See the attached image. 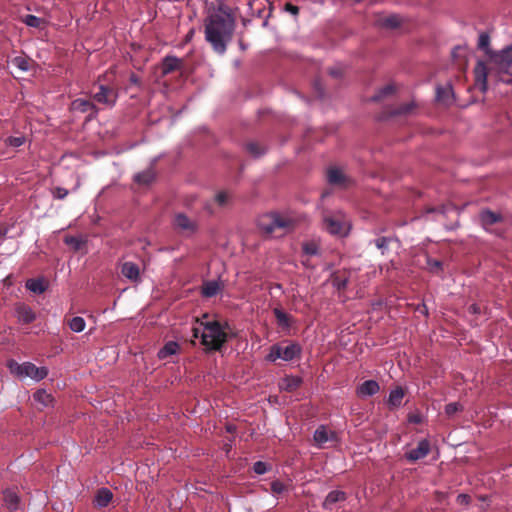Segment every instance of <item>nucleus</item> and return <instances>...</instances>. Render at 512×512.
I'll return each instance as SVG.
<instances>
[{"mask_svg":"<svg viewBox=\"0 0 512 512\" xmlns=\"http://www.w3.org/2000/svg\"><path fill=\"white\" fill-rule=\"evenodd\" d=\"M475 86L482 92L487 91L488 78H495L505 84L512 83V46L495 52L489 58L488 65L478 61L474 68Z\"/></svg>","mask_w":512,"mask_h":512,"instance_id":"nucleus-1","label":"nucleus"},{"mask_svg":"<svg viewBox=\"0 0 512 512\" xmlns=\"http://www.w3.org/2000/svg\"><path fill=\"white\" fill-rule=\"evenodd\" d=\"M236 20H224L217 15H209L205 20V39L218 54H224L232 40Z\"/></svg>","mask_w":512,"mask_h":512,"instance_id":"nucleus-2","label":"nucleus"},{"mask_svg":"<svg viewBox=\"0 0 512 512\" xmlns=\"http://www.w3.org/2000/svg\"><path fill=\"white\" fill-rule=\"evenodd\" d=\"M257 227L267 237H282L295 228V221L277 212L262 214L257 218Z\"/></svg>","mask_w":512,"mask_h":512,"instance_id":"nucleus-3","label":"nucleus"},{"mask_svg":"<svg viewBox=\"0 0 512 512\" xmlns=\"http://www.w3.org/2000/svg\"><path fill=\"white\" fill-rule=\"evenodd\" d=\"M227 342V334L218 321H210L204 324L201 333V343L210 350H220Z\"/></svg>","mask_w":512,"mask_h":512,"instance_id":"nucleus-4","label":"nucleus"},{"mask_svg":"<svg viewBox=\"0 0 512 512\" xmlns=\"http://www.w3.org/2000/svg\"><path fill=\"white\" fill-rule=\"evenodd\" d=\"M301 352L302 348L299 343L286 340L281 343L273 344L269 349V353L266 355V360L275 362L278 359H282L288 362L300 357Z\"/></svg>","mask_w":512,"mask_h":512,"instance_id":"nucleus-5","label":"nucleus"},{"mask_svg":"<svg viewBox=\"0 0 512 512\" xmlns=\"http://www.w3.org/2000/svg\"><path fill=\"white\" fill-rule=\"evenodd\" d=\"M8 367L11 373L19 377H29L35 381H40L48 375L46 367H37L31 362L17 363L15 360L8 362Z\"/></svg>","mask_w":512,"mask_h":512,"instance_id":"nucleus-6","label":"nucleus"},{"mask_svg":"<svg viewBox=\"0 0 512 512\" xmlns=\"http://www.w3.org/2000/svg\"><path fill=\"white\" fill-rule=\"evenodd\" d=\"M173 229L184 236H190L197 232L198 222L183 212L175 213L172 220Z\"/></svg>","mask_w":512,"mask_h":512,"instance_id":"nucleus-7","label":"nucleus"},{"mask_svg":"<svg viewBox=\"0 0 512 512\" xmlns=\"http://www.w3.org/2000/svg\"><path fill=\"white\" fill-rule=\"evenodd\" d=\"M325 229L333 235L344 236L348 230V222L341 215L324 217Z\"/></svg>","mask_w":512,"mask_h":512,"instance_id":"nucleus-8","label":"nucleus"},{"mask_svg":"<svg viewBox=\"0 0 512 512\" xmlns=\"http://www.w3.org/2000/svg\"><path fill=\"white\" fill-rule=\"evenodd\" d=\"M117 98V90L106 85H99V91L93 95L94 101L108 107H113L116 104Z\"/></svg>","mask_w":512,"mask_h":512,"instance_id":"nucleus-9","label":"nucleus"},{"mask_svg":"<svg viewBox=\"0 0 512 512\" xmlns=\"http://www.w3.org/2000/svg\"><path fill=\"white\" fill-rule=\"evenodd\" d=\"M430 451V442L427 439H422L418 442L416 448H412L405 452L404 458L410 463H415L418 460L424 459Z\"/></svg>","mask_w":512,"mask_h":512,"instance_id":"nucleus-10","label":"nucleus"},{"mask_svg":"<svg viewBox=\"0 0 512 512\" xmlns=\"http://www.w3.org/2000/svg\"><path fill=\"white\" fill-rule=\"evenodd\" d=\"M71 110L74 112L88 113V120L93 119L98 114L96 105L87 99L78 98L72 101Z\"/></svg>","mask_w":512,"mask_h":512,"instance_id":"nucleus-11","label":"nucleus"},{"mask_svg":"<svg viewBox=\"0 0 512 512\" xmlns=\"http://www.w3.org/2000/svg\"><path fill=\"white\" fill-rule=\"evenodd\" d=\"M182 60L176 56L168 55L161 62L162 75L166 76L182 67Z\"/></svg>","mask_w":512,"mask_h":512,"instance_id":"nucleus-12","label":"nucleus"},{"mask_svg":"<svg viewBox=\"0 0 512 512\" xmlns=\"http://www.w3.org/2000/svg\"><path fill=\"white\" fill-rule=\"evenodd\" d=\"M121 274L132 282L140 281V268L136 263L124 262L121 265Z\"/></svg>","mask_w":512,"mask_h":512,"instance_id":"nucleus-13","label":"nucleus"},{"mask_svg":"<svg viewBox=\"0 0 512 512\" xmlns=\"http://www.w3.org/2000/svg\"><path fill=\"white\" fill-rule=\"evenodd\" d=\"M302 378L298 376L288 375L279 382V388L282 391L294 392L302 385Z\"/></svg>","mask_w":512,"mask_h":512,"instance_id":"nucleus-14","label":"nucleus"},{"mask_svg":"<svg viewBox=\"0 0 512 512\" xmlns=\"http://www.w3.org/2000/svg\"><path fill=\"white\" fill-rule=\"evenodd\" d=\"M16 315L20 322L24 324L32 323L36 319V315L30 306L20 303L16 306Z\"/></svg>","mask_w":512,"mask_h":512,"instance_id":"nucleus-15","label":"nucleus"},{"mask_svg":"<svg viewBox=\"0 0 512 512\" xmlns=\"http://www.w3.org/2000/svg\"><path fill=\"white\" fill-rule=\"evenodd\" d=\"M347 499V494L341 490H333L326 496L323 507L325 509H332V506L338 502H344Z\"/></svg>","mask_w":512,"mask_h":512,"instance_id":"nucleus-16","label":"nucleus"},{"mask_svg":"<svg viewBox=\"0 0 512 512\" xmlns=\"http://www.w3.org/2000/svg\"><path fill=\"white\" fill-rule=\"evenodd\" d=\"M327 179L331 185L346 186V176L340 169L336 167H332L328 170Z\"/></svg>","mask_w":512,"mask_h":512,"instance_id":"nucleus-17","label":"nucleus"},{"mask_svg":"<svg viewBox=\"0 0 512 512\" xmlns=\"http://www.w3.org/2000/svg\"><path fill=\"white\" fill-rule=\"evenodd\" d=\"M335 437V433L329 432L328 429L321 425L314 432V441L319 447H322L326 442L332 440Z\"/></svg>","mask_w":512,"mask_h":512,"instance_id":"nucleus-18","label":"nucleus"},{"mask_svg":"<svg viewBox=\"0 0 512 512\" xmlns=\"http://www.w3.org/2000/svg\"><path fill=\"white\" fill-rule=\"evenodd\" d=\"M380 391L379 384L374 380L364 381L357 389L359 396H372Z\"/></svg>","mask_w":512,"mask_h":512,"instance_id":"nucleus-19","label":"nucleus"},{"mask_svg":"<svg viewBox=\"0 0 512 512\" xmlns=\"http://www.w3.org/2000/svg\"><path fill=\"white\" fill-rule=\"evenodd\" d=\"M113 499V493L108 488H101L97 491L94 499V503L96 507L104 508L108 506V504Z\"/></svg>","mask_w":512,"mask_h":512,"instance_id":"nucleus-20","label":"nucleus"},{"mask_svg":"<svg viewBox=\"0 0 512 512\" xmlns=\"http://www.w3.org/2000/svg\"><path fill=\"white\" fill-rule=\"evenodd\" d=\"M273 314L276 318L277 325L282 329H289L293 323L292 317L284 312L281 308L276 307L273 309Z\"/></svg>","mask_w":512,"mask_h":512,"instance_id":"nucleus-21","label":"nucleus"},{"mask_svg":"<svg viewBox=\"0 0 512 512\" xmlns=\"http://www.w3.org/2000/svg\"><path fill=\"white\" fill-rule=\"evenodd\" d=\"M402 23V19L400 16L396 14L380 17L377 20V24L386 29H395L398 28Z\"/></svg>","mask_w":512,"mask_h":512,"instance_id":"nucleus-22","label":"nucleus"},{"mask_svg":"<svg viewBox=\"0 0 512 512\" xmlns=\"http://www.w3.org/2000/svg\"><path fill=\"white\" fill-rule=\"evenodd\" d=\"M404 390L402 387L398 386L393 389L388 398V406L390 410L396 409L401 406L402 400L404 398Z\"/></svg>","mask_w":512,"mask_h":512,"instance_id":"nucleus-23","label":"nucleus"},{"mask_svg":"<svg viewBox=\"0 0 512 512\" xmlns=\"http://www.w3.org/2000/svg\"><path fill=\"white\" fill-rule=\"evenodd\" d=\"M3 501L10 511L18 509L20 498L17 493L12 489L3 491Z\"/></svg>","mask_w":512,"mask_h":512,"instance_id":"nucleus-24","label":"nucleus"},{"mask_svg":"<svg viewBox=\"0 0 512 512\" xmlns=\"http://www.w3.org/2000/svg\"><path fill=\"white\" fill-rule=\"evenodd\" d=\"M210 15H217L224 20H236L233 8L223 2H220Z\"/></svg>","mask_w":512,"mask_h":512,"instance_id":"nucleus-25","label":"nucleus"},{"mask_svg":"<svg viewBox=\"0 0 512 512\" xmlns=\"http://www.w3.org/2000/svg\"><path fill=\"white\" fill-rule=\"evenodd\" d=\"M179 350V344L174 341L167 342L157 353L160 360H164L172 355H175Z\"/></svg>","mask_w":512,"mask_h":512,"instance_id":"nucleus-26","label":"nucleus"},{"mask_svg":"<svg viewBox=\"0 0 512 512\" xmlns=\"http://www.w3.org/2000/svg\"><path fill=\"white\" fill-rule=\"evenodd\" d=\"M332 285L339 291L344 290L348 284V276L346 272H335L331 276Z\"/></svg>","mask_w":512,"mask_h":512,"instance_id":"nucleus-27","label":"nucleus"},{"mask_svg":"<svg viewBox=\"0 0 512 512\" xmlns=\"http://www.w3.org/2000/svg\"><path fill=\"white\" fill-rule=\"evenodd\" d=\"M221 290V286L217 281L204 282L201 293L204 297L210 298L215 296Z\"/></svg>","mask_w":512,"mask_h":512,"instance_id":"nucleus-28","label":"nucleus"},{"mask_svg":"<svg viewBox=\"0 0 512 512\" xmlns=\"http://www.w3.org/2000/svg\"><path fill=\"white\" fill-rule=\"evenodd\" d=\"M155 179V171L148 168L134 176V181L138 184L148 185Z\"/></svg>","mask_w":512,"mask_h":512,"instance_id":"nucleus-29","label":"nucleus"},{"mask_svg":"<svg viewBox=\"0 0 512 512\" xmlns=\"http://www.w3.org/2000/svg\"><path fill=\"white\" fill-rule=\"evenodd\" d=\"M480 219L482 222V225L484 227L491 226L501 220V216L497 213H494L490 210L482 211L480 214Z\"/></svg>","mask_w":512,"mask_h":512,"instance_id":"nucleus-30","label":"nucleus"},{"mask_svg":"<svg viewBox=\"0 0 512 512\" xmlns=\"http://www.w3.org/2000/svg\"><path fill=\"white\" fill-rule=\"evenodd\" d=\"M26 288L34 293L41 294L45 292L47 285L43 279H29L26 282Z\"/></svg>","mask_w":512,"mask_h":512,"instance_id":"nucleus-31","label":"nucleus"},{"mask_svg":"<svg viewBox=\"0 0 512 512\" xmlns=\"http://www.w3.org/2000/svg\"><path fill=\"white\" fill-rule=\"evenodd\" d=\"M12 64L23 72L30 70L33 61L26 56H16L12 59Z\"/></svg>","mask_w":512,"mask_h":512,"instance_id":"nucleus-32","label":"nucleus"},{"mask_svg":"<svg viewBox=\"0 0 512 512\" xmlns=\"http://www.w3.org/2000/svg\"><path fill=\"white\" fill-rule=\"evenodd\" d=\"M490 36L487 33H481L478 39V48L483 50L485 54L490 58L495 52L489 47Z\"/></svg>","mask_w":512,"mask_h":512,"instance_id":"nucleus-33","label":"nucleus"},{"mask_svg":"<svg viewBox=\"0 0 512 512\" xmlns=\"http://www.w3.org/2000/svg\"><path fill=\"white\" fill-rule=\"evenodd\" d=\"M22 22L25 23L29 27L39 28V29L43 28L45 25L44 19L39 18L35 15H31V14L25 15L22 18Z\"/></svg>","mask_w":512,"mask_h":512,"instance_id":"nucleus-34","label":"nucleus"},{"mask_svg":"<svg viewBox=\"0 0 512 512\" xmlns=\"http://www.w3.org/2000/svg\"><path fill=\"white\" fill-rule=\"evenodd\" d=\"M436 95H437L438 101L448 104L450 102V98L452 96V89L449 86L438 87L436 90Z\"/></svg>","mask_w":512,"mask_h":512,"instance_id":"nucleus-35","label":"nucleus"},{"mask_svg":"<svg viewBox=\"0 0 512 512\" xmlns=\"http://www.w3.org/2000/svg\"><path fill=\"white\" fill-rule=\"evenodd\" d=\"M33 398L35 401L43 404L44 406H48L52 402L51 394L47 393L45 390H37L33 394Z\"/></svg>","mask_w":512,"mask_h":512,"instance_id":"nucleus-36","label":"nucleus"},{"mask_svg":"<svg viewBox=\"0 0 512 512\" xmlns=\"http://www.w3.org/2000/svg\"><path fill=\"white\" fill-rule=\"evenodd\" d=\"M69 327L74 332H82L85 329L86 323L82 317L76 316L69 321Z\"/></svg>","mask_w":512,"mask_h":512,"instance_id":"nucleus-37","label":"nucleus"},{"mask_svg":"<svg viewBox=\"0 0 512 512\" xmlns=\"http://www.w3.org/2000/svg\"><path fill=\"white\" fill-rule=\"evenodd\" d=\"M246 149L247 151L255 156V157H259L261 155H263L265 153V148L262 147L259 143L257 142H249L247 145H246Z\"/></svg>","mask_w":512,"mask_h":512,"instance_id":"nucleus-38","label":"nucleus"},{"mask_svg":"<svg viewBox=\"0 0 512 512\" xmlns=\"http://www.w3.org/2000/svg\"><path fill=\"white\" fill-rule=\"evenodd\" d=\"M26 142V138L23 135L9 136L5 139V144L14 148L22 146Z\"/></svg>","mask_w":512,"mask_h":512,"instance_id":"nucleus-39","label":"nucleus"},{"mask_svg":"<svg viewBox=\"0 0 512 512\" xmlns=\"http://www.w3.org/2000/svg\"><path fill=\"white\" fill-rule=\"evenodd\" d=\"M395 87L393 85H386L385 87L381 88L376 95L372 97L373 101H379L383 99L384 97L391 95L394 93Z\"/></svg>","mask_w":512,"mask_h":512,"instance_id":"nucleus-40","label":"nucleus"},{"mask_svg":"<svg viewBox=\"0 0 512 512\" xmlns=\"http://www.w3.org/2000/svg\"><path fill=\"white\" fill-rule=\"evenodd\" d=\"M413 109H414L413 103H406V104H402L398 108H396L392 112V114L393 115H407V114H410Z\"/></svg>","mask_w":512,"mask_h":512,"instance_id":"nucleus-41","label":"nucleus"},{"mask_svg":"<svg viewBox=\"0 0 512 512\" xmlns=\"http://www.w3.org/2000/svg\"><path fill=\"white\" fill-rule=\"evenodd\" d=\"M64 242L75 251H78L82 246V241L75 236H66Z\"/></svg>","mask_w":512,"mask_h":512,"instance_id":"nucleus-42","label":"nucleus"},{"mask_svg":"<svg viewBox=\"0 0 512 512\" xmlns=\"http://www.w3.org/2000/svg\"><path fill=\"white\" fill-rule=\"evenodd\" d=\"M390 241L391 239L388 237H379L374 240V244L379 250L382 251V253H384L385 250H387Z\"/></svg>","mask_w":512,"mask_h":512,"instance_id":"nucleus-43","label":"nucleus"},{"mask_svg":"<svg viewBox=\"0 0 512 512\" xmlns=\"http://www.w3.org/2000/svg\"><path fill=\"white\" fill-rule=\"evenodd\" d=\"M427 265L431 272L438 273L442 270L443 263L440 260L436 259H427Z\"/></svg>","mask_w":512,"mask_h":512,"instance_id":"nucleus-44","label":"nucleus"},{"mask_svg":"<svg viewBox=\"0 0 512 512\" xmlns=\"http://www.w3.org/2000/svg\"><path fill=\"white\" fill-rule=\"evenodd\" d=\"M287 490V485L279 480L271 483V491L273 494H281Z\"/></svg>","mask_w":512,"mask_h":512,"instance_id":"nucleus-45","label":"nucleus"},{"mask_svg":"<svg viewBox=\"0 0 512 512\" xmlns=\"http://www.w3.org/2000/svg\"><path fill=\"white\" fill-rule=\"evenodd\" d=\"M463 408L462 406L457 402L449 403L445 406V413L448 416H453L458 411H461Z\"/></svg>","mask_w":512,"mask_h":512,"instance_id":"nucleus-46","label":"nucleus"},{"mask_svg":"<svg viewBox=\"0 0 512 512\" xmlns=\"http://www.w3.org/2000/svg\"><path fill=\"white\" fill-rule=\"evenodd\" d=\"M303 251L306 255L313 256L318 254L319 248L315 243L310 242L303 245Z\"/></svg>","mask_w":512,"mask_h":512,"instance_id":"nucleus-47","label":"nucleus"},{"mask_svg":"<svg viewBox=\"0 0 512 512\" xmlns=\"http://www.w3.org/2000/svg\"><path fill=\"white\" fill-rule=\"evenodd\" d=\"M253 471L258 475H262L268 471V465L265 462L257 461L253 464Z\"/></svg>","mask_w":512,"mask_h":512,"instance_id":"nucleus-48","label":"nucleus"},{"mask_svg":"<svg viewBox=\"0 0 512 512\" xmlns=\"http://www.w3.org/2000/svg\"><path fill=\"white\" fill-rule=\"evenodd\" d=\"M68 190L65 189V188H62V187H55L53 190H52V195L54 198H57V199H64L66 198V196L68 195Z\"/></svg>","mask_w":512,"mask_h":512,"instance_id":"nucleus-49","label":"nucleus"},{"mask_svg":"<svg viewBox=\"0 0 512 512\" xmlns=\"http://www.w3.org/2000/svg\"><path fill=\"white\" fill-rule=\"evenodd\" d=\"M229 195L228 193L221 191L215 196V201L218 205L224 206L228 203Z\"/></svg>","mask_w":512,"mask_h":512,"instance_id":"nucleus-50","label":"nucleus"},{"mask_svg":"<svg viewBox=\"0 0 512 512\" xmlns=\"http://www.w3.org/2000/svg\"><path fill=\"white\" fill-rule=\"evenodd\" d=\"M314 89H315V92H316L318 97H323L324 96V87H323V85H322L320 80H316L314 82Z\"/></svg>","mask_w":512,"mask_h":512,"instance_id":"nucleus-51","label":"nucleus"},{"mask_svg":"<svg viewBox=\"0 0 512 512\" xmlns=\"http://www.w3.org/2000/svg\"><path fill=\"white\" fill-rule=\"evenodd\" d=\"M285 10L293 15H298L299 13V8L291 3L285 4Z\"/></svg>","mask_w":512,"mask_h":512,"instance_id":"nucleus-52","label":"nucleus"},{"mask_svg":"<svg viewBox=\"0 0 512 512\" xmlns=\"http://www.w3.org/2000/svg\"><path fill=\"white\" fill-rule=\"evenodd\" d=\"M129 82L132 85H136V86H140V84H141V80H140L139 76L136 75L135 73H131V75L129 77Z\"/></svg>","mask_w":512,"mask_h":512,"instance_id":"nucleus-53","label":"nucleus"},{"mask_svg":"<svg viewBox=\"0 0 512 512\" xmlns=\"http://www.w3.org/2000/svg\"><path fill=\"white\" fill-rule=\"evenodd\" d=\"M468 311L472 314H480L481 313V307L478 304H472L469 306Z\"/></svg>","mask_w":512,"mask_h":512,"instance_id":"nucleus-54","label":"nucleus"},{"mask_svg":"<svg viewBox=\"0 0 512 512\" xmlns=\"http://www.w3.org/2000/svg\"><path fill=\"white\" fill-rule=\"evenodd\" d=\"M329 74L335 78H338L342 75V70L340 68H330Z\"/></svg>","mask_w":512,"mask_h":512,"instance_id":"nucleus-55","label":"nucleus"},{"mask_svg":"<svg viewBox=\"0 0 512 512\" xmlns=\"http://www.w3.org/2000/svg\"><path fill=\"white\" fill-rule=\"evenodd\" d=\"M201 333H202V331H200L199 328H194L193 329V335H194L195 338H198V337L201 338Z\"/></svg>","mask_w":512,"mask_h":512,"instance_id":"nucleus-56","label":"nucleus"},{"mask_svg":"<svg viewBox=\"0 0 512 512\" xmlns=\"http://www.w3.org/2000/svg\"><path fill=\"white\" fill-rule=\"evenodd\" d=\"M410 421L411 422H415V423H418L420 420L418 417H410Z\"/></svg>","mask_w":512,"mask_h":512,"instance_id":"nucleus-57","label":"nucleus"},{"mask_svg":"<svg viewBox=\"0 0 512 512\" xmlns=\"http://www.w3.org/2000/svg\"><path fill=\"white\" fill-rule=\"evenodd\" d=\"M458 498H459V499H460V498H467V496H466V495H464V494H460V495L458 496Z\"/></svg>","mask_w":512,"mask_h":512,"instance_id":"nucleus-58","label":"nucleus"}]
</instances>
